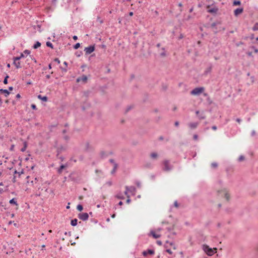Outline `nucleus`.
Returning <instances> with one entry per match:
<instances>
[{
  "mask_svg": "<svg viewBox=\"0 0 258 258\" xmlns=\"http://www.w3.org/2000/svg\"><path fill=\"white\" fill-rule=\"evenodd\" d=\"M202 248H203V250L208 255H210V256L213 255L214 254V253H215L214 249L216 250H217V248L212 249L206 244L203 245Z\"/></svg>",
  "mask_w": 258,
  "mask_h": 258,
  "instance_id": "1",
  "label": "nucleus"
},
{
  "mask_svg": "<svg viewBox=\"0 0 258 258\" xmlns=\"http://www.w3.org/2000/svg\"><path fill=\"white\" fill-rule=\"evenodd\" d=\"M218 195L221 197H224L227 201H228L230 198V196L228 191L226 189H223L218 191Z\"/></svg>",
  "mask_w": 258,
  "mask_h": 258,
  "instance_id": "2",
  "label": "nucleus"
},
{
  "mask_svg": "<svg viewBox=\"0 0 258 258\" xmlns=\"http://www.w3.org/2000/svg\"><path fill=\"white\" fill-rule=\"evenodd\" d=\"M204 90V87L196 88L190 92V94L193 95H199L203 93Z\"/></svg>",
  "mask_w": 258,
  "mask_h": 258,
  "instance_id": "3",
  "label": "nucleus"
},
{
  "mask_svg": "<svg viewBox=\"0 0 258 258\" xmlns=\"http://www.w3.org/2000/svg\"><path fill=\"white\" fill-rule=\"evenodd\" d=\"M163 169L166 171H170L172 168V166L169 163V161L167 160L163 161Z\"/></svg>",
  "mask_w": 258,
  "mask_h": 258,
  "instance_id": "4",
  "label": "nucleus"
},
{
  "mask_svg": "<svg viewBox=\"0 0 258 258\" xmlns=\"http://www.w3.org/2000/svg\"><path fill=\"white\" fill-rule=\"evenodd\" d=\"M13 64L15 66L17 69H19L21 68V63L20 62V57H13Z\"/></svg>",
  "mask_w": 258,
  "mask_h": 258,
  "instance_id": "5",
  "label": "nucleus"
},
{
  "mask_svg": "<svg viewBox=\"0 0 258 258\" xmlns=\"http://www.w3.org/2000/svg\"><path fill=\"white\" fill-rule=\"evenodd\" d=\"M78 217L80 219L83 221H86L88 220L89 215L87 213H81L79 214Z\"/></svg>",
  "mask_w": 258,
  "mask_h": 258,
  "instance_id": "6",
  "label": "nucleus"
},
{
  "mask_svg": "<svg viewBox=\"0 0 258 258\" xmlns=\"http://www.w3.org/2000/svg\"><path fill=\"white\" fill-rule=\"evenodd\" d=\"M95 50L94 46H90L89 47H86L84 49L86 54H89L93 52Z\"/></svg>",
  "mask_w": 258,
  "mask_h": 258,
  "instance_id": "7",
  "label": "nucleus"
},
{
  "mask_svg": "<svg viewBox=\"0 0 258 258\" xmlns=\"http://www.w3.org/2000/svg\"><path fill=\"white\" fill-rule=\"evenodd\" d=\"M155 251L153 249H148L147 250L144 251L142 254L144 256H147L148 254L153 255Z\"/></svg>",
  "mask_w": 258,
  "mask_h": 258,
  "instance_id": "8",
  "label": "nucleus"
},
{
  "mask_svg": "<svg viewBox=\"0 0 258 258\" xmlns=\"http://www.w3.org/2000/svg\"><path fill=\"white\" fill-rule=\"evenodd\" d=\"M9 203L11 205H15L16 206V210L18 209L19 205H18V204L17 203V199L13 198V199H11L9 201Z\"/></svg>",
  "mask_w": 258,
  "mask_h": 258,
  "instance_id": "9",
  "label": "nucleus"
},
{
  "mask_svg": "<svg viewBox=\"0 0 258 258\" xmlns=\"http://www.w3.org/2000/svg\"><path fill=\"white\" fill-rule=\"evenodd\" d=\"M216 25H217V23H212V25H211V27H212V29H213V31L215 33H217L218 31H219L221 30V29H220L219 30H218V29H217V28L216 27ZM221 29H222V30H224V29H225V28H221Z\"/></svg>",
  "mask_w": 258,
  "mask_h": 258,
  "instance_id": "10",
  "label": "nucleus"
},
{
  "mask_svg": "<svg viewBox=\"0 0 258 258\" xmlns=\"http://www.w3.org/2000/svg\"><path fill=\"white\" fill-rule=\"evenodd\" d=\"M170 246H173V248L174 249H176L175 246L173 242H169V241H167L164 245V247L166 249H167V248H169Z\"/></svg>",
  "mask_w": 258,
  "mask_h": 258,
  "instance_id": "11",
  "label": "nucleus"
},
{
  "mask_svg": "<svg viewBox=\"0 0 258 258\" xmlns=\"http://www.w3.org/2000/svg\"><path fill=\"white\" fill-rule=\"evenodd\" d=\"M198 125V122H190L188 124V126L190 129H195L197 128Z\"/></svg>",
  "mask_w": 258,
  "mask_h": 258,
  "instance_id": "12",
  "label": "nucleus"
},
{
  "mask_svg": "<svg viewBox=\"0 0 258 258\" xmlns=\"http://www.w3.org/2000/svg\"><path fill=\"white\" fill-rule=\"evenodd\" d=\"M243 11V8H237L234 11V14L235 16H238L239 14H241Z\"/></svg>",
  "mask_w": 258,
  "mask_h": 258,
  "instance_id": "13",
  "label": "nucleus"
},
{
  "mask_svg": "<svg viewBox=\"0 0 258 258\" xmlns=\"http://www.w3.org/2000/svg\"><path fill=\"white\" fill-rule=\"evenodd\" d=\"M109 161L113 165V168L111 171V173L113 174L116 171V170L117 168V164L114 163V160L113 159H110Z\"/></svg>",
  "mask_w": 258,
  "mask_h": 258,
  "instance_id": "14",
  "label": "nucleus"
},
{
  "mask_svg": "<svg viewBox=\"0 0 258 258\" xmlns=\"http://www.w3.org/2000/svg\"><path fill=\"white\" fill-rule=\"evenodd\" d=\"M125 188H126V190L124 191L125 195H127L128 191L133 192L135 190V188L134 186H131V187L126 186Z\"/></svg>",
  "mask_w": 258,
  "mask_h": 258,
  "instance_id": "15",
  "label": "nucleus"
},
{
  "mask_svg": "<svg viewBox=\"0 0 258 258\" xmlns=\"http://www.w3.org/2000/svg\"><path fill=\"white\" fill-rule=\"evenodd\" d=\"M0 93L4 94L6 97H8L10 94V92L6 89H0Z\"/></svg>",
  "mask_w": 258,
  "mask_h": 258,
  "instance_id": "16",
  "label": "nucleus"
},
{
  "mask_svg": "<svg viewBox=\"0 0 258 258\" xmlns=\"http://www.w3.org/2000/svg\"><path fill=\"white\" fill-rule=\"evenodd\" d=\"M150 235H152L154 238L157 239L160 237V235L156 234L154 231H151Z\"/></svg>",
  "mask_w": 258,
  "mask_h": 258,
  "instance_id": "17",
  "label": "nucleus"
},
{
  "mask_svg": "<svg viewBox=\"0 0 258 258\" xmlns=\"http://www.w3.org/2000/svg\"><path fill=\"white\" fill-rule=\"evenodd\" d=\"M115 197L118 199H124V195L121 192L117 193Z\"/></svg>",
  "mask_w": 258,
  "mask_h": 258,
  "instance_id": "18",
  "label": "nucleus"
},
{
  "mask_svg": "<svg viewBox=\"0 0 258 258\" xmlns=\"http://www.w3.org/2000/svg\"><path fill=\"white\" fill-rule=\"evenodd\" d=\"M87 80V77L84 75L81 78H78L77 79V82L83 81V82H86Z\"/></svg>",
  "mask_w": 258,
  "mask_h": 258,
  "instance_id": "19",
  "label": "nucleus"
},
{
  "mask_svg": "<svg viewBox=\"0 0 258 258\" xmlns=\"http://www.w3.org/2000/svg\"><path fill=\"white\" fill-rule=\"evenodd\" d=\"M27 145H28L27 142L26 141H24L23 142V148H21V151L22 152H24V151H25L26 150V148L27 147Z\"/></svg>",
  "mask_w": 258,
  "mask_h": 258,
  "instance_id": "20",
  "label": "nucleus"
},
{
  "mask_svg": "<svg viewBox=\"0 0 258 258\" xmlns=\"http://www.w3.org/2000/svg\"><path fill=\"white\" fill-rule=\"evenodd\" d=\"M38 98L39 99L42 100L43 101H45V102L47 101L48 100V98L46 96H42L41 95H39L38 96Z\"/></svg>",
  "mask_w": 258,
  "mask_h": 258,
  "instance_id": "21",
  "label": "nucleus"
},
{
  "mask_svg": "<svg viewBox=\"0 0 258 258\" xmlns=\"http://www.w3.org/2000/svg\"><path fill=\"white\" fill-rule=\"evenodd\" d=\"M78 220L77 219H74L71 220V224L72 226H75L77 225Z\"/></svg>",
  "mask_w": 258,
  "mask_h": 258,
  "instance_id": "22",
  "label": "nucleus"
},
{
  "mask_svg": "<svg viewBox=\"0 0 258 258\" xmlns=\"http://www.w3.org/2000/svg\"><path fill=\"white\" fill-rule=\"evenodd\" d=\"M212 69V67L211 66L209 68H208L205 71V74L207 75L208 73H210Z\"/></svg>",
  "mask_w": 258,
  "mask_h": 258,
  "instance_id": "23",
  "label": "nucleus"
},
{
  "mask_svg": "<svg viewBox=\"0 0 258 258\" xmlns=\"http://www.w3.org/2000/svg\"><path fill=\"white\" fill-rule=\"evenodd\" d=\"M67 167L66 165H61L59 168L58 169V172L60 174L62 172V169H63L64 168H66Z\"/></svg>",
  "mask_w": 258,
  "mask_h": 258,
  "instance_id": "24",
  "label": "nucleus"
},
{
  "mask_svg": "<svg viewBox=\"0 0 258 258\" xmlns=\"http://www.w3.org/2000/svg\"><path fill=\"white\" fill-rule=\"evenodd\" d=\"M157 156H158V154L155 152L152 153L150 154V157L153 159L156 158L157 157Z\"/></svg>",
  "mask_w": 258,
  "mask_h": 258,
  "instance_id": "25",
  "label": "nucleus"
},
{
  "mask_svg": "<svg viewBox=\"0 0 258 258\" xmlns=\"http://www.w3.org/2000/svg\"><path fill=\"white\" fill-rule=\"evenodd\" d=\"M41 46V43L37 41L34 45H33V48H35V49H36L38 47H39L40 46Z\"/></svg>",
  "mask_w": 258,
  "mask_h": 258,
  "instance_id": "26",
  "label": "nucleus"
},
{
  "mask_svg": "<svg viewBox=\"0 0 258 258\" xmlns=\"http://www.w3.org/2000/svg\"><path fill=\"white\" fill-rule=\"evenodd\" d=\"M209 13H216L217 11V9H215V8H212L211 9H209L208 11Z\"/></svg>",
  "mask_w": 258,
  "mask_h": 258,
  "instance_id": "27",
  "label": "nucleus"
},
{
  "mask_svg": "<svg viewBox=\"0 0 258 258\" xmlns=\"http://www.w3.org/2000/svg\"><path fill=\"white\" fill-rule=\"evenodd\" d=\"M241 5V2L239 1H234L233 3V6H239Z\"/></svg>",
  "mask_w": 258,
  "mask_h": 258,
  "instance_id": "28",
  "label": "nucleus"
},
{
  "mask_svg": "<svg viewBox=\"0 0 258 258\" xmlns=\"http://www.w3.org/2000/svg\"><path fill=\"white\" fill-rule=\"evenodd\" d=\"M252 30L253 31H257V30H258V23H256L254 25V26H253V27L252 28Z\"/></svg>",
  "mask_w": 258,
  "mask_h": 258,
  "instance_id": "29",
  "label": "nucleus"
},
{
  "mask_svg": "<svg viewBox=\"0 0 258 258\" xmlns=\"http://www.w3.org/2000/svg\"><path fill=\"white\" fill-rule=\"evenodd\" d=\"M46 44L47 46L50 47L51 48H53V45L50 41H47Z\"/></svg>",
  "mask_w": 258,
  "mask_h": 258,
  "instance_id": "30",
  "label": "nucleus"
},
{
  "mask_svg": "<svg viewBox=\"0 0 258 258\" xmlns=\"http://www.w3.org/2000/svg\"><path fill=\"white\" fill-rule=\"evenodd\" d=\"M211 167L213 168H216L218 167V164L216 162L212 163Z\"/></svg>",
  "mask_w": 258,
  "mask_h": 258,
  "instance_id": "31",
  "label": "nucleus"
},
{
  "mask_svg": "<svg viewBox=\"0 0 258 258\" xmlns=\"http://www.w3.org/2000/svg\"><path fill=\"white\" fill-rule=\"evenodd\" d=\"M77 209L80 211H81L83 210V206L81 205H78L77 206Z\"/></svg>",
  "mask_w": 258,
  "mask_h": 258,
  "instance_id": "32",
  "label": "nucleus"
},
{
  "mask_svg": "<svg viewBox=\"0 0 258 258\" xmlns=\"http://www.w3.org/2000/svg\"><path fill=\"white\" fill-rule=\"evenodd\" d=\"M80 46V44L79 43H76L74 46V49H77L78 48H79Z\"/></svg>",
  "mask_w": 258,
  "mask_h": 258,
  "instance_id": "33",
  "label": "nucleus"
},
{
  "mask_svg": "<svg viewBox=\"0 0 258 258\" xmlns=\"http://www.w3.org/2000/svg\"><path fill=\"white\" fill-rule=\"evenodd\" d=\"M9 78V76H7L5 79H4V83L5 84H8V79Z\"/></svg>",
  "mask_w": 258,
  "mask_h": 258,
  "instance_id": "34",
  "label": "nucleus"
},
{
  "mask_svg": "<svg viewBox=\"0 0 258 258\" xmlns=\"http://www.w3.org/2000/svg\"><path fill=\"white\" fill-rule=\"evenodd\" d=\"M30 53V51L28 50H25L24 52H23V53L24 54V55H28Z\"/></svg>",
  "mask_w": 258,
  "mask_h": 258,
  "instance_id": "35",
  "label": "nucleus"
},
{
  "mask_svg": "<svg viewBox=\"0 0 258 258\" xmlns=\"http://www.w3.org/2000/svg\"><path fill=\"white\" fill-rule=\"evenodd\" d=\"M244 159V157L242 155H241L239 157V159H238V160L239 161H243V160Z\"/></svg>",
  "mask_w": 258,
  "mask_h": 258,
  "instance_id": "36",
  "label": "nucleus"
},
{
  "mask_svg": "<svg viewBox=\"0 0 258 258\" xmlns=\"http://www.w3.org/2000/svg\"><path fill=\"white\" fill-rule=\"evenodd\" d=\"M31 107L33 109H34V110L37 109L36 106L34 104H31Z\"/></svg>",
  "mask_w": 258,
  "mask_h": 258,
  "instance_id": "37",
  "label": "nucleus"
},
{
  "mask_svg": "<svg viewBox=\"0 0 258 258\" xmlns=\"http://www.w3.org/2000/svg\"><path fill=\"white\" fill-rule=\"evenodd\" d=\"M166 251L170 254H171L172 253V252L171 251V249L169 248L166 249Z\"/></svg>",
  "mask_w": 258,
  "mask_h": 258,
  "instance_id": "38",
  "label": "nucleus"
},
{
  "mask_svg": "<svg viewBox=\"0 0 258 258\" xmlns=\"http://www.w3.org/2000/svg\"><path fill=\"white\" fill-rule=\"evenodd\" d=\"M54 61L57 62L58 64L60 63V60L57 58H55Z\"/></svg>",
  "mask_w": 258,
  "mask_h": 258,
  "instance_id": "39",
  "label": "nucleus"
},
{
  "mask_svg": "<svg viewBox=\"0 0 258 258\" xmlns=\"http://www.w3.org/2000/svg\"><path fill=\"white\" fill-rule=\"evenodd\" d=\"M252 49H253V50H254V52L255 53H257V52H258V49H257V48H256L255 47L252 46Z\"/></svg>",
  "mask_w": 258,
  "mask_h": 258,
  "instance_id": "40",
  "label": "nucleus"
},
{
  "mask_svg": "<svg viewBox=\"0 0 258 258\" xmlns=\"http://www.w3.org/2000/svg\"><path fill=\"white\" fill-rule=\"evenodd\" d=\"M14 147H15V145H12L11 147H10V150L12 151H13L14 150Z\"/></svg>",
  "mask_w": 258,
  "mask_h": 258,
  "instance_id": "41",
  "label": "nucleus"
},
{
  "mask_svg": "<svg viewBox=\"0 0 258 258\" xmlns=\"http://www.w3.org/2000/svg\"><path fill=\"white\" fill-rule=\"evenodd\" d=\"M24 54L23 53H22L20 56H17V57H20V59L23 57H24Z\"/></svg>",
  "mask_w": 258,
  "mask_h": 258,
  "instance_id": "42",
  "label": "nucleus"
},
{
  "mask_svg": "<svg viewBox=\"0 0 258 258\" xmlns=\"http://www.w3.org/2000/svg\"><path fill=\"white\" fill-rule=\"evenodd\" d=\"M193 138L194 140H197L198 138V136L197 135H194L193 136Z\"/></svg>",
  "mask_w": 258,
  "mask_h": 258,
  "instance_id": "43",
  "label": "nucleus"
},
{
  "mask_svg": "<svg viewBox=\"0 0 258 258\" xmlns=\"http://www.w3.org/2000/svg\"><path fill=\"white\" fill-rule=\"evenodd\" d=\"M251 136H254L255 135V131L253 130L251 133Z\"/></svg>",
  "mask_w": 258,
  "mask_h": 258,
  "instance_id": "44",
  "label": "nucleus"
},
{
  "mask_svg": "<svg viewBox=\"0 0 258 258\" xmlns=\"http://www.w3.org/2000/svg\"><path fill=\"white\" fill-rule=\"evenodd\" d=\"M126 196H127V198H129V196L127 195ZM130 202H131V200L129 198H128V199L126 200V203L127 204H129Z\"/></svg>",
  "mask_w": 258,
  "mask_h": 258,
  "instance_id": "45",
  "label": "nucleus"
},
{
  "mask_svg": "<svg viewBox=\"0 0 258 258\" xmlns=\"http://www.w3.org/2000/svg\"><path fill=\"white\" fill-rule=\"evenodd\" d=\"M174 205L175 207H178V203L177 201H175L174 203Z\"/></svg>",
  "mask_w": 258,
  "mask_h": 258,
  "instance_id": "46",
  "label": "nucleus"
},
{
  "mask_svg": "<svg viewBox=\"0 0 258 258\" xmlns=\"http://www.w3.org/2000/svg\"><path fill=\"white\" fill-rule=\"evenodd\" d=\"M212 128L213 130L215 131V130H217V126H216V125H213V126L212 127Z\"/></svg>",
  "mask_w": 258,
  "mask_h": 258,
  "instance_id": "47",
  "label": "nucleus"
},
{
  "mask_svg": "<svg viewBox=\"0 0 258 258\" xmlns=\"http://www.w3.org/2000/svg\"><path fill=\"white\" fill-rule=\"evenodd\" d=\"M236 121H237V122H238L239 123H240L241 122V119H240V118H237V119H236Z\"/></svg>",
  "mask_w": 258,
  "mask_h": 258,
  "instance_id": "48",
  "label": "nucleus"
},
{
  "mask_svg": "<svg viewBox=\"0 0 258 258\" xmlns=\"http://www.w3.org/2000/svg\"><path fill=\"white\" fill-rule=\"evenodd\" d=\"M157 243L159 245H162V242L161 241H157Z\"/></svg>",
  "mask_w": 258,
  "mask_h": 258,
  "instance_id": "49",
  "label": "nucleus"
},
{
  "mask_svg": "<svg viewBox=\"0 0 258 258\" xmlns=\"http://www.w3.org/2000/svg\"><path fill=\"white\" fill-rule=\"evenodd\" d=\"M73 38L74 40H77L78 39V37L77 36H74Z\"/></svg>",
  "mask_w": 258,
  "mask_h": 258,
  "instance_id": "50",
  "label": "nucleus"
},
{
  "mask_svg": "<svg viewBox=\"0 0 258 258\" xmlns=\"http://www.w3.org/2000/svg\"><path fill=\"white\" fill-rule=\"evenodd\" d=\"M174 124L176 126H178L179 125V122L178 121H176Z\"/></svg>",
  "mask_w": 258,
  "mask_h": 258,
  "instance_id": "51",
  "label": "nucleus"
},
{
  "mask_svg": "<svg viewBox=\"0 0 258 258\" xmlns=\"http://www.w3.org/2000/svg\"><path fill=\"white\" fill-rule=\"evenodd\" d=\"M21 97V95L19 94L16 95V98H20Z\"/></svg>",
  "mask_w": 258,
  "mask_h": 258,
  "instance_id": "52",
  "label": "nucleus"
},
{
  "mask_svg": "<svg viewBox=\"0 0 258 258\" xmlns=\"http://www.w3.org/2000/svg\"><path fill=\"white\" fill-rule=\"evenodd\" d=\"M133 15H134L133 12H130L129 13V15H130V16H133Z\"/></svg>",
  "mask_w": 258,
  "mask_h": 258,
  "instance_id": "53",
  "label": "nucleus"
},
{
  "mask_svg": "<svg viewBox=\"0 0 258 258\" xmlns=\"http://www.w3.org/2000/svg\"><path fill=\"white\" fill-rule=\"evenodd\" d=\"M122 204H123V203H122L121 201H120V202H119V203H118V205H119V206H122Z\"/></svg>",
  "mask_w": 258,
  "mask_h": 258,
  "instance_id": "54",
  "label": "nucleus"
},
{
  "mask_svg": "<svg viewBox=\"0 0 258 258\" xmlns=\"http://www.w3.org/2000/svg\"><path fill=\"white\" fill-rule=\"evenodd\" d=\"M46 77L47 79H49L50 77V76L49 75H46Z\"/></svg>",
  "mask_w": 258,
  "mask_h": 258,
  "instance_id": "55",
  "label": "nucleus"
},
{
  "mask_svg": "<svg viewBox=\"0 0 258 258\" xmlns=\"http://www.w3.org/2000/svg\"><path fill=\"white\" fill-rule=\"evenodd\" d=\"M9 89L10 90V91H12L13 90V88L12 87H10L9 88Z\"/></svg>",
  "mask_w": 258,
  "mask_h": 258,
  "instance_id": "56",
  "label": "nucleus"
},
{
  "mask_svg": "<svg viewBox=\"0 0 258 258\" xmlns=\"http://www.w3.org/2000/svg\"><path fill=\"white\" fill-rule=\"evenodd\" d=\"M63 64L66 66V67H67L68 63L66 61H64Z\"/></svg>",
  "mask_w": 258,
  "mask_h": 258,
  "instance_id": "57",
  "label": "nucleus"
},
{
  "mask_svg": "<svg viewBox=\"0 0 258 258\" xmlns=\"http://www.w3.org/2000/svg\"><path fill=\"white\" fill-rule=\"evenodd\" d=\"M7 67H8V68H10V67H11V65H10V63H8V64H7Z\"/></svg>",
  "mask_w": 258,
  "mask_h": 258,
  "instance_id": "58",
  "label": "nucleus"
},
{
  "mask_svg": "<svg viewBox=\"0 0 258 258\" xmlns=\"http://www.w3.org/2000/svg\"><path fill=\"white\" fill-rule=\"evenodd\" d=\"M115 217V214H113L112 216H111V217L114 218V217Z\"/></svg>",
  "mask_w": 258,
  "mask_h": 258,
  "instance_id": "59",
  "label": "nucleus"
},
{
  "mask_svg": "<svg viewBox=\"0 0 258 258\" xmlns=\"http://www.w3.org/2000/svg\"><path fill=\"white\" fill-rule=\"evenodd\" d=\"M107 184L109 185H111L112 184V183L111 182H107Z\"/></svg>",
  "mask_w": 258,
  "mask_h": 258,
  "instance_id": "60",
  "label": "nucleus"
},
{
  "mask_svg": "<svg viewBox=\"0 0 258 258\" xmlns=\"http://www.w3.org/2000/svg\"><path fill=\"white\" fill-rule=\"evenodd\" d=\"M160 46V43H158L157 44V47H159Z\"/></svg>",
  "mask_w": 258,
  "mask_h": 258,
  "instance_id": "61",
  "label": "nucleus"
},
{
  "mask_svg": "<svg viewBox=\"0 0 258 258\" xmlns=\"http://www.w3.org/2000/svg\"><path fill=\"white\" fill-rule=\"evenodd\" d=\"M48 67H49V68L50 69H51V64H49Z\"/></svg>",
  "mask_w": 258,
  "mask_h": 258,
  "instance_id": "62",
  "label": "nucleus"
},
{
  "mask_svg": "<svg viewBox=\"0 0 258 258\" xmlns=\"http://www.w3.org/2000/svg\"><path fill=\"white\" fill-rule=\"evenodd\" d=\"M161 55L164 56L165 55V53L164 52L161 53Z\"/></svg>",
  "mask_w": 258,
  "mask_h": 258,
  "instance_id": "63",
  "label": "nucleus"
},
{
  "mask_svg": "<svg viewBox=\"0 0 258 258\" xmlns=\"http://www.w3.org/2000/svg\"><path fill=\"white\" fill-rule=\"evenodd\" d=\"M2 100L1 99V98H0V104H2Z\"/></svg>",
  "mask_w": 258,
  "mask_h": 258,
  "instance_id": "64",
  "label": "nucleus"
}]
</instances>
